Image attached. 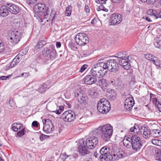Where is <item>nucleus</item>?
Wrapping results in <instances>:
<instances>
[{"instance_id": "nucleus-22", "label": "nucleus", "mask_w": 161, "mask_h": 161, "mask_svg": "<svg viewBox=\"0 0 161 161\" xmlns=\"http://www.w3.org/2000/svg\"><path fill=\"white\" fill-rule=\"evenodd\" d=\"M131 137L124 138L123 140L124 145L128 148H130L131 147Z\"/></svg>"}, {"instance_id": "nucleus-27", "label": "nucleus", "mask_w": 161, "mask_h": 161, "mask_svg": "<svg viewBox=\"0 0 161 161\" xmlns=\"http://www.w3.org/2000/svg\"><path fill=\"white\" fill-rule=\"evenodd\" d=\"M12 130L14 131L17 132L19 130L22 128V125L20 124L14 123L12 125Z\"/></svg>"}, {"instance_id": "nucleus-47", "label": "nucleus", "mask_w": 161, "mask_h": 161, "mask_svg": "<svg viewBox=\"0 0 161 161\" xmlns=\"http://www.w3.org/2000/svg\"><path fill=\"white\" fill-rule=\"evenodd\" d=\"M15 60L13 59L10 65V66L11 68H13L14 67L18 64L17 63H16V61Z\"/></svg>"}, {"instance_id": "nucleus-62", "label": "nucleus", "mask_w": 161, "mask_h": 161, "mask_svg": "<svg viewBox=\"0 0 161 161\" xmlns=\"http://www.w3.org/2000/svg\"><path fill=\"white\" fill-rule=\"evenodd\" d=\"M158 18H161V10L160 11L158 15Z\"/></svg>"}, {"instance_id": "nucleus-38", "label": "nucleus", "mask_w": 161, "mask_h": 161, "mask_svg": "<svg viewBox=\"0 0 161 161\" xmlns=\"http://www.w3.org/2000/svg\"><path fill=\"white\" fill-rule=\"evenodd\" d=\"M155 156L156 160L161 161V149L157 150Z\"/></svg>"}, {"instance_id": "nucleus-26", "label": "nucleus", "mask_w": 161, "mask_h": 161, "mask_svg": "<svg viewBox=\"0 0 161 161\" xmlns=\"http://www.w3.org/2000/svg\"><path fill=\"white\" fill-rule=\"evenodd\" d=\"M126 53L125 52H121L117 53L116 54V57L118 58L117 60L120 59L124 58H126L129 59V58H130V57L126 54Z\"/></svg>"}, {"instance_id": "nucleus-15", "label": "nucleus", "mask_w": 161, "mask_h": 161, "mask_svg": "<svg viewBox=\"0 0 161 161\" xmlns=\"http://www.w3.org/2000/svg\"><path fill=\"white\" fill-rule=\"evenodd\" d=\"M140 131L143 137L145 139H147L151 136V132L148 127L143 126L141 128Z\"/></svg>"}, {"instance_id": "nucleus-64", "label": "nucleus", "mask_w": 161, "mask_h": 161, "mask_svg": "<svg viewBox=\"0 0 161 161\" xmlns=\"http://www.w3.org/2000/svg\"><path fill=\"white\" fill-rule=\"evenodd\" d=\"M0 161H4L1 157H0Z\"/></svg>"}, {"instance_id": "nucleus-19", "label": "nucleus", "mask_w": 161, "mask_h": 161, "mask_svg": "<svg viewBox=\"0 0 161 161\" xmlns=\"http://www.w3.org/2000/svg\"><path fill=\"white\" fill-rule=\"evenodd\" d=\"M91 75L86 76L84 78L83 80L84 83L88 85H92L97 81V79L96 78L92 77Z\"/></svg>"}, {"instance_id": "nucleus-52", "label": "nucleus", "mask_w": 161, "mask_h": 161, "mask_svg": "<svg viewBox=\"0 0 161 161\" xmlns=\"http://www.w3.org/2000/svg\"><path fill=\"white\" fill-rule=\"evenodd\" d=\"M156 0H148V3L150 5L153 4L155 2Z\"/></svg>"}, {"instance_id": "nucleus-48", "label": "nucleus", "mask_w": 161, "mask_h": 161, "mask_svg": "<svg viewBox=\"0 0 161 161\" xmlns=\"http://www.w3.org/2000/svg\"><path fill=\"white\" fill-rule=\"evenodd\" d=\"M39 125V124L38 122L36 121H33L32 124V126L34 127H38Z\"/></svg>"}, {"instance_id": "nucleus-29", "label": "nucleus", "mask_w": 161, "mask_h": 161, "mask_svg": "<svg viewBox=\"0 0 161 161\" xmlns=\"http://www.w3.org/2000/svg\"><path fill=\"white\" fill-rule=\"evenodd\" d=\"M147 13L150 15L154 16L156 19L158 18V13L156 10L153 9H150L148 10Z\"/></svg>"}, {"instance_id": "nucleus-18", "label": "nucleus", "mask_w": 161, "mask_h": 161, "mask_svg": "<svg viewBox=\"0 0 161 161\" xmlns=\"http://www.w3.org/2000/svg\"><path fill=\"white\" fill-rule=\"evenodd\" d=\"M8 6V8L9 11L14 14H16L19 12V7L13 3L7 4Z\"/></svg>"}, {"instance_id": "nucleus-2", "label": "nucleus", "mask_w": 161, "mask_h": 161, "mask_svg": "<svg viewBox=\"0 0 161 161\" xmlns=\"http://www.w3.org/2000/svg\"><path fill=\"white\" fill-rule=\"evenodd\" d=\"M34 16L40 22H51L53 21L54 15L51 14L48 8H46L42 3H38L34 7Z\"/></svg>"}, {"instance_id": "nucleus-25", "label": "nucleus", "mask_w": 161, "mask_h": 161, "mask_svg": "<svg viewBox=\"0 0 161 161\" xmlns=\"http://www.w3.org/2000/svg\"><path fill=\"white\" fill-rule=\"evenodd\" d=\"M154 45L156 47L161 48V36H157L155 39Z\"/></svg>"}, {"instance_id": "nucleus-49", "label": "nucleus", "mask_w": 161, "mask_h": 161, "mask_svg": "<svg viewBox=\"0 0 161 161\" xmlns=\"http://www.w3.org/2000/svg\"><path fill=\"white\" fill-rule=\"evenodd\" d=\"M152 101L153 103L155 104L156 106H157L158 104V102H160L157 100V99L156 98H153L152 99Z\"/></svg>"}, {"instance_id": "nucleus-10", "label": "nucleus", "mask_w": 161, "mask_h": 161, "mask_svg": "<svg viewBox=\"0 0 161 161\" xmlns=\"http://www.w3.org/2000/svg\"><path fill=\"white\" fill-rule=\"evenodd\" d=\"M75 116L74 112L69 110L64 113L62 116V119L65 121L72 122L75 119Z\"/></svg>"}, {"instance_id": "nucleus-39", "label": "nucleus", "mask_w": 161, "mask_h": 161, "mask_svg": "<svg viewBox=\"0 0 161 161\" xmlns=\"http://www.w3.org/2000/svg\"><path fill=\"white\" fill-rule=\"evenodd\" d=\"M152 143L154 145L158 146H161V140L157 139H152L151 141Z\"/></svg>"}, {"instance_id": "nucleus-4", "label": "nucleus", "mask_w": 161, "mask_h": 161, "mask_svg": "<svg viewBox=\"0 0 161 161\" xmlns=\"http://www.w3.org/2000/svg\"><path fill=\"white\" fill-rule=\"evenodd\" d=\"M22 37V33L16 30H12L9 31L8 37V44L12 46L17 44Z\"/></svg>"}, {"instance_id": "nucleus-28", "label": "nucleus", "mask_w": 161, "mask_h": 161, "mask_svg": "<svg viewBox=\"0 0 161 161\" xmlns=\"http://www.w3.org/2000/svg\"><path fill=\"white\" fill-rule=\"evenodd\" d=\"M87 97L86 96L85 94H83L81 97H79L78 100L80 103H83L84 105H85L87 103Z\"/></svg>"}, {"instance_id": "nucleus-40", "label": "nucleus", "mask_w": 161, "mask_h": 161, "mask_svg": "<svg viewBox=\"0 0 161 161\" xmlns=\"http://www.w3.org/2000/svg\"><path fill=\"white\" fill-rule=\"evenodd\" d=\"M64 108L63 106H59L58 108L53 112L57 114H60L64 110Z\"/></svg>"}, {"instance_id": "nucleus-21", "label": "nucleus", "mask_w": 161, "mask_h": 161, "mask_svg": "<svg viewBox=\"0 0 161 161\" xmlns=\"http://www.w3.org/2000/svg\"><path fill=\"white\" fill-rule=\"evenodd\" d=\"M9 14L8 8L5 5H3L0 8V16L3 17L7 16Z\"/></svg>"}, {"instance_id": "nucleus-17", "label": "nucleus", "mask_w": 161, "mask_h": 161, "mask_svg": "<svg viewBox=\"0 0 161 161\" xmlns=\"http://www.w3.org/2000/svg\"><path fill=\"white\" fill-rule=\"evenodd\" d=\"M134 104V101L133 98H128L126 99L125 103V108L128 110H130Z\"/></svg>"}, {"instance_id": "nucleus-34", "label": "nucleus", "mask_w": 161, "mask_h": 161, "mask_svg": "<svg viewBox=\"0 0 161 161\" xmlns=\"http://www.w3.org/2000/svg\"><path fill=\"white\" fill-rule=\"evenodd\" d=\"M50 49L47 47H45L42 51V54L45 57L49 56Z\"/></svg>"}, {"instance_id": "nucleus-57", "label": "nucleus", "mask_w": 161, "mask_h": 161, "mask_svg": "<svg viewBox=\"0 0 161 161\" xmlns=\"http://www.w3.org/2000/svg\"><path fill=\"white\" fill-rule=\"evenodd\" d=\"M115 81L114 79H111L109 83L114 85L115 84Z\"/></svg>"}, {"instance_id": "nucleus-54", "label": "nucleus", "mask_w": 161, "mask_h": 161, "mask_svg": "<svg viewBox=\"0 0 161 161\" xmlns=\"http://www.w3.org/2000/svg\"><path fill=\"white\" fill-rule=\"evenodd\" d=\"M157 107L159 111L161 112V102H158L157 105Z\"/></svg>"}, {"instance_id": "nucleus-45", "label": "nucleus", "mask_w": 161, "mask_h": 161, "mask_svg": "<svg viewBox=\"0 0 161 161\" xmlns=\"http://www.w3.org/2000/svg\"><path fill=\"white\" fill-rule=\"evenodd\" d=\"M45 85L43 84V86L42 85L41 87H40L39 89H38L39 92H44L46 90V86H44Z\"/></svg>"}, {"instance_id": "nucleus-50", "label": "nucleus", "mask_w": 161, "mask_h": 161, "mask_svg": "<svg viewBox=\"0 0 161 161\" xmlns=\"http://www.w3.org/2000/svg\"><path fill=\"white\" fill-rule=\"evenodd\" d=\"M139 129L138 126L137 125H136V126H135V129L134 131V133H137L139 131Z\"/></svg>"}, {"instance_id": "nucleus-9", "label": "nucleus", "mask_w": 161, "mask_h": 161, "mask_svg": "<svg viewBox=\"0 0 161 161\" xmlns=\"http://www.w3.org/2000/svg\"><path fill=\"white\" fill-rule=\"evenodd\" d=\"M98 142V138L95 136H92L86 139L85 144L87 148L92 149L95 147Z\"/></svg>"}, {"instance_id": "nucleus-36", "label": "nucleus", "mask_w": 161, "mask_h": 161, "mask_svg": "<svg viewBox=\"0 0 161 161\" xmlns=\"http://www.w3.org/2000/svg\"><path fill=\"white\" fill-rule=\"evenodd\" d=\"M71 157H72V155H67L66 153H63L60 156L61 159L64 161L67 159L70 160Z\"/></svg>"}, {"instance_id": "nucleus-8", "label": "nucleus", "mask_w": 161, "mask_h": 161, "mask_svg": "<svg viewBox=\"0 0 161 161\" xmlns=\"http://www.w3.org/2000/svg\"><path fill=\"white\" fill-rule=\"evenodd\" d=\"M131 139L132 149L136 151H139L142 146L140 138L136 135H134L131 136Z\"/></svg>"}, {"instance_id": "nucleus-46", "label": "nucleus", "mask_w": 161, "mask_h": 161, "mask_svg": "<svg viewBox=\"0 0 161 161\" xmlns=\"http://www.w3.org/2000/svg\"><path fill=\"white\" fill-rule=\"evenodd\" d=\"M152 62L156 66H158L160 65V61L158 59L157 57L156 59L154 61L153 60Z\"/></svg>"}, {"instance_id": "nucleus-63", "label": "nucleus", "mask_w": 161, "mask_h": 161, "mask_svg": "<svg viewBox=\"0 0 161 161\" xmlns=\"http://www.w3.org/2000/svg\"><path fill=\"white\" fill-rule=\"evenodd\" d=\"M134 129H135V126H134L133 127L130 128V130L131 132H134Z\"/></svg>"}, {"instance_id": "nucleus-7", "label": "nucleus", "mask_w": 161, "mask_h": 161, "mask_svg": "<svg viewBox=\"0 0 161 161\" xmlns=\"http://www.w3.org/2000/svg\"><path fill=\"white\" fill-rule=\"evenodd\" d=\"M110 149L107 146H104L100 150L99 158L102 161H110Z\"/></svg>"}, {"instance_id": "nucleus-58", "label": "nucleus", "mask_w": 161, "mask_h": 161, "mask_svg": "<svg viewBox=\"0 0 161 161\" xmlns=\"http://www.w3.org/2000/svg\"><path fill=\"white\" fill-rule=\"evenodd\" d=\"M97 20L95 19H93L91 22V23L92 24H95L96 23Z\"/></svg>"}, {"instance_id": "nucleus-32", "label": "nucleus", "mask_w": 161, "mask_h": 161, "mask_svg": "<svg viewBox=\"0 0 161 161\" xmlns=\"http://www.w3.org/2000/svg\"><path fill=\"white\" fill-rule=\"evenodd\" d=\"M154 136L159 137L161 136V130H153L151 132V134Z\"/></svg>"}, {"instance_id": "nucleus-61", "label": "nucleus", "mask_w": 161, "mask_h": 161, "mask_svg": "<svg viewBox=\"0 0 161 161\" xmlns=\"http://www.w3.org/2000/svg\"><path fill=\"white\" fill-rule=\"evenodd\" d=\"M111 0L113 2H114L115 3H118L120 1H121V0Z\"/></svg>"}, {"instance_id": "nucleus-16", "label": "nucleus", "mask_w": 161, "mask_h": 161, "mask_svg": "<svg viewBox=\"0 0 161 161\" xmlns=\"http://www.w3.org/2000/svg\"><path fill=\"white\" fill-rule=\"evenodd\" d=\"M107 0H96V2L100 4L97 8L98 11L103 10L106 12L108 11V9L106 8V2Z\"/></svg>"}, {"instance_id": "nucleus-20", "label": "nucleus", "mask_w": 161, "mask_h": 161, "mask_svg": "<svg viewBox=\"0 0 161 161\" xmlns=\"http://www.w3.org/2000/svg\"><path fill=\"white\" fill-rule=\"evenodd\" d=\"M128 60H129V59L125 58L120 59H118L120 65L126 70H128L130 68V64L128 61Z\"/></svg>"}, {"instance_id": "nucleus-31", "label": "nucleus", "mask_w": 161, "mask_h": 161, "mask_svg": "<svg viewBox=\"0 0 161 161\" xmlns=\"http://www.w3.org/2000/svg\"><path fill=\"white\" fill-rule=\"evenodd\" d=\"M46 44V42L44 41H40L37 43L36 47H35V48L36 49H38L41 48Z\"/></svg>"}, {"instance_id": "nucleus-24", "label": "nucleus", "mask_w": 161, "mask_h": 161, "mask_svg": "<svg viewBox=\"0 0 161 161\" xmlns=\"http://www.w3.org/2000/svg\"><path fill=\"white\" fill-rule=\"evenodd\" d=\"M98 85L103 90H104L107 88L108 83L106 82L105 79H102L99 80Z\"/></svg>"}, {"instance_id": "nucleus-60", "label": "nucleus", "mask_w": 161, "mask_h": 161, "mask_svg": "<svg viewBox=\"0 0 161 161\" xmlns=\"http://www.w3.org/2000/svg\"><path fill=\"white\" fill-rule=\"evenodd\" d=\"M144 18L148 22H151L152 21V20L150 19L147 17H145Z\"/></svg>"}, {"instance_id": "nucleus-13", "label": "nucleus", "mask_w": 161, "mask_h": 161, "mask_svg": "<svg viewBox=\"0 0 161 161\" xmlns=\"http://www.w3.org/2000/svg\"><path fill=\"white\" fill-rule=\"evenodd\" d=\"M82 144L80 143L78 150L79 155L81 156H84L88 154L89 152L85 146L84 141H82Z\"/></svg>"}, {"instance_id": "nucleus-23", "label": "nucleus", "mask_w": 161, "mask_h": 161, "mask_svg": "<svg viewBox=\"0 0 161 161\" xmlns=\"http://www.w3.org/2000/svg\"><path fill=\"white\" fill-rule=\"evenodd\" d=\"M107 91L108 93L107 95L109 99L114 100L116 98V93L114 89H108Z\"/></svg>"}, {"instance_id": "nucleus-11", "label": "nucleus", "mask_w": 161, "mask_h": 161, "mask_svg": "<svg viewBox=\"0 0 161 161\" xmlns=\"http://www.w3.org/2000/svg\"><path fill=\"white\" fill-rule=\"evenodd\" d=\"M43 130L47 133L52 132L53 130L54 126L52 121L49 119H45L43 122Z\"/></svg>"}, {"instance_id": "nucleus-56", "label": "nucleus", "mask_w": 161, "mask_h": 161, "mask_svg": "<svg viewBox=\"0 0 161 161\" xmlns=\"http://www.w3.org/2000/svg\"><path fill=\"white\" fill-rule=\"evenodd\" d=\"M8 77V76H2L0 77V80H6Z\"/></svg>"}, {"instance_id": "nucleus-30", "label": "nucleus", "mask_w": 161, "mask_h": 161, "mask_svg": "<svg viewBox=\"0 0 161 161\" xmlns=\"http://www.w3.org/2000/svg\"><path fill=\"white\" fill-rule=\"evenodd\" d=\"M49 54V58L51 59H54L56 56V51L54 49H51L50 50Z\"/></svg>"}, {"instance_id": "nucleus-35", "label": "nucleus", "mask_w": 161, "mask_h": 161, "mask_svg": "<svg viewBox=\"0 0 161 161\" xmlns=\"http://www.w3.org/2000/svg\"><path fill=\"white\" fill-rule=\"evenodd\" d=\"M83 92L79 89L77 90L75 92V97L77 98V99L79 98V97H81L83 94Z\"/></svg>"}, {"instance_id": "nucleus-5", "label": "nucleus", "mask_w": 161, "mask_h": 161, "mask_svg": "<svg viewBox=\"0 0 161 161\" xmlns=\"http://www.w3.org/2000/svg\"><path fill=\"white\" fill-rule=\"evenodd\" d=\"M110 104L109 101L105 98L100 99L97 104V109L99 112L102 114L108 113L110 109Z\"/></svg>"}, {"instance_id": "nucleus-44", "label": "nucleus", "mask_w": 161, "mask_h": 161, "mask_svg": "<svg viewBox=\"0 0 161 161\" xmlns=\"http://www.w3.org/2000/svg\"><path fill=\"white\" fill-rule=\"evenodd\" d=\"M88 65L87 64H84L80 68L79 72L82 73L88 67Z\"/></svg>"}, {"instance_id": "nucleus-55", "label": "nucleus", "mask_w": 161, "mask_h": 161, "mask_svg": "<svg viewBox=\"0 0 161 161\" xmlns=\"http://www.w3.org/2000/svg\"><path fill=\"white\" fill-rule=\"evenodd\" d=\"M47 136L45 135L42 134L40 136V139L42 141L43 139H45L46 138V137Z\"/></svg>"}, {"instance_id": "nucleus-41", "label": "nucleus", "mask_w": 161, "mask_h": 161, "mask_svg": "<svg viewBox=\"0 0 161 161\" xmlns=\"http://www.w3.org/2000/svg\"><path fill=\"white\" fill-rule=\"evenodd\" d=\"M22 56V55L20 54H19L17 55L13 59L15 60L16 61V63L18 64L21 60Z\"/></svg>"}, {"instance_id": "nucleus-6", "label": "nucleus", "mask_w": 161, "mask_h": 161, "mask_svg": "<svg viewBox=\"0 0 161 161\" xmlns=\"http://www.w3.org/2000/svg\"><path fill=\"white\" fill-rule=\"evenodd\" d=\"M75 40L77 44L83 46L89 42V39L86 34L79 33L76 36Z\"/></svg>"}, {"instance_id": "nucleus-37", "label": "nucleus", "mask_w": 161, "mask_h": 161, "mask_svg": "<svg viewBox=\"0 0 161 161\" xmlns=\"http://www.w3.org/2000/svg\"><path fill=\"white\" fill-rule=\"evenodd\" d=\"M72 7L70 6H68L66 8L65 12V14L66 16H69L71 14Z\"/></svg>"}, {"instance_id": "nucleus-14", "label": "nucleus", "mask_w": 161, "mask_h": 161, "mask_svg": "<svg viewBox=\"0 0 161 161\" xmlns=\"http://www.w3.org/2000/svg\"><path fill=\"white\" fill-rule=\"evenodd\" d=\"M110 157V160H117L125 157L124 153L122 151L114 152Z\"/></svg>"}, {"instance_id": "nucleus-51", "label": "nucleus", "mask_w": 161, "mask_h": 161, "mask_svg": "<svg viewBox=\"0 0 161 161\" xmlns=\"http://www.w3.org/2000/svg\"><path fill=\"white\" fill-rule=\"evenodd\" d=\"M29 74V73H24L21 74V75L19 76V77H23L24 76L25 77H27L28 76V75Z\"/></svg>"}, {"instance_id": "nucleus-59", "label": "nucleus", "mask_w": 161, "mask_h": 161, "mask_svg": "<svg viewBox=\"0 0 161 161\" xmlns=\"http://www.w3.org/2000/svg\"><path fill=\"white\" fill-rule=\"evenodd\" d=\"M61 46V44L60 42H57L56 43V46L57 48H59Z\"/></svg>"}, {"instance_id": "nucleus-3", "label": "nucleus", "mask_w": 161, "mask_h": 161, "mask_svg": "<svg viewBox=\"0 0 161 161\" xmlns=\"http://www.w3.org/2000/svg\"><path fill=\"white\" fill-rule=\"evenodd\" d=\"M101 131L102 133L101 137L104 142H108L110 140L113 132V127L109 124H107L102 126H100L95 129V132L97 133Z\"/></svg>"}, {"instance_id": "nucleus-1", "label": "nucleus", "mask_w": 161, "mask_h": 161, "mask_svg": "<svg viewBox=\"0 0 161 161\" xmlns=\"http://www.w3.org/2000/svg\"><path fill=\"white\" fill-rule=\"evenodd\" d=\"M101 67L103 69H107L112 72L116 73L119 69L118 63L114 59H110L106 62H99L92 66L90 71L91 75L95 77L101 78L105 75L104 70H102Z\"/></svg>"}, {"instance_id": "nucleus-33", "label": "nucleus", "mask_w": 161, "mask_h": 161, "mask_svg": "<svg viewBox=\"0 0 161 161\" xmlns=\"http://www.w3.org/2000/svg\"><path fill=\"white\" fill-rule=\"evenodd\" d=\"M145 57L146 59L151 61H153L156 59V57L153 55L150 54H145Z\"/></svg>"}, {"instance_id": "nucleus-53", "label": "nucleus", "mask_w": 161, "mask_h": 161, "mask_svg": "<svg viewBox=\"0 0 161 161\" xmlns=\"http://www.w3.org/2000/svg\"><path fill=\"white\" fill-rule=\"evenodd\" d=\"M85 11L86 13H89L90 12V9L89 6L88 5H85Z\"/></svg>"}, {"instance_id": "nucleus-43", "label": "nucleus", "mask_w": 161, "mask_h": 161, "mask_svg": "<svg viewBox=\"0 0 161 161\" xmlns=\"http://www.w3.org/2000/svg\"><path fill=\"white\" fill-rule=\"evenodd\" d=\"M25 133L24 129H22L17 133V136L19 137L21 136L24 135L25 134Z\"/></svg>"}, {"instance_id": "nucleus-42", "label": "nucleus", "mask_w": 161, "mask_h": 161, "mask_svg": "<svg viewBox=\"0 0 161 161\" xmlns=\"http://www.w3.org/2000/svg\"><path fill=\"white\" fill-rule=\"evenodd\" d=\"M5 47L3 43L0 40V53L4 52Z\"/></svg>"}, {"instance_id": "nucleus-12", "label": "nucleus", "mask_w": 161, "mask_h": 161, "mask_svg": "<svg viewBox=\"0 0 161 161\" xmlns=\"http://www.w3.org/2000/svg\"><path fill=\"white\" fill-rule=\"evenodd\" d=\"M122 17L121 14H113L109 19L110 25H118L122 21Z\"/></svg>"}]
</instances>
